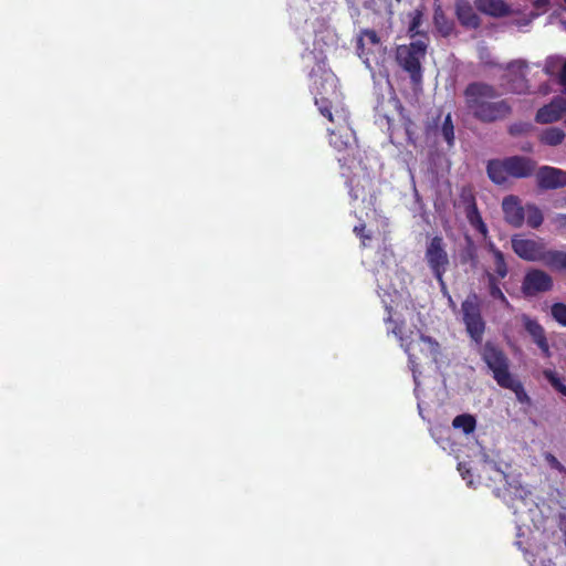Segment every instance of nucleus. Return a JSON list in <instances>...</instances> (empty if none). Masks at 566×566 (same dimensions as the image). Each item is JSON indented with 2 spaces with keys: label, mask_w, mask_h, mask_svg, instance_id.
<instances>
[{
  "label": "nucleus",
  "mask_w": 566,
  "mask_h": 566,
  "mask_svg": "<svg viewBox=\"0 0 566 566\" xmlns=\"http://www.w3.org/2000/svg\"><path fill=\"white\" fill-rule=\"evenodd\" d=\"M441 134L444 138V140L448 143V145H453L454 139V127L451 120V115L448 114L444 118V122L441 127Z\"/></svg>",
  "instance_id": "nucleus-26"
},
{
  "label": "nucleus",
  "mask_w": 566,
  "mask_h": 566,
  "mask_svg": "<svg viewBox=\"0 0 566 566\" xmlns=\"http://www.w3.org/2000/svg\"><path fill=\"white\" fill-rule=\"evenodd\" d=\"M556 223L566 230V214H559L556 217Z\"/></svg>",
  "instance_id": "nucleus-35"
},
{
  "label": "nucleus",
  "mask_w": 566,
  "mask_h": 566,
  "mask_svg": "<svg viewBox=\"0 0 566 566\" xmlns=\"http://www.w3.org/2000/svg\"><path fill=\"white\" fill-rule=\"evenodd\" d=\"M475 6L481 12L492 17H504L511 13L510 7L503 0H476Z\"/></svg>",
  "instance_id": "nucleus-17"
},
{
  "label": "nucleus",
  "mask_w": 566,
  "mask_h": 566,
  "mask_svg": "<svg viewBox=\"0 0 566 566\" xmlns=\"http://www.w3.org/2000/svg\"><path fill=\"white\" fill-rule=\"evenodd\" d=\"M564 137L565 134L562 129L557 127H551L542 133L541 142L549 146H556L563 142Z\"/></svg>",
  "instance_id": "nucleus-22"
},
{
  "label": "nucleus",
  "mask_w": 566,
  "mask_h": 566,
  "mask_svg": "<svg viewBox=\"0 0 566 566\" xmlns=\"http://www.w3.org/2000/svg\"><path fill=\"white\" fill-rule=\"evenodd\" d=\"M489 276V283H490V294L492 297L500 300L503 304L506 306L509 305V302L504 294L502 293L501 289L497 286L495 277L492 273L488 274Z\"/></svg>",
  "instance_id": "nucleus-30"
},
{
  "label": "nucleus",
  "mask_w": 566,
  "mask_h": 566,
  "mask_svg": "<svg viewBox=\"0 0 566 566\" xmlns=\"http://www.w3.org/2000/svg\"><path fill=\"white\" fill-rule=\"evenodd\" d=\"M424 256L428 265L441 286V291L443 294H448L443 274L449 265V256L441 237H434L430 240L427 245Z\"/></svg>",
  "instance_id": "nucleus-6"
},
{
  "label": "nucleus",
  "mask_w": 566,
  "mask_h": 566,
  "mask_svg": "<svg viewBox=\"0 0 566 566\" xmlns=\"http://www.w3.org/2000/svg\"><path fill=\"white\" fill-rule=\"evenodd\" d=\"M546 262L557 270H566V252L552 251L544 255Z\"/></svg>",
  "instance_id": "nucleus-25"
},
{
  "label": "nucleus",
  "mask_w": 566,
  "mask_h": 566,
  "mask_svg": "<svg viewBox=\"0 0 566 566\" xmlns=\"http://www.w3.org/2000/svg\"><path fill=\"white\" fill-rule=\"evenodd\" d=\"M520 321L522 325L524 326L525 331L531 335L534 343L539 347V349L543 352V354L548 357L551 356V350L548 346V342L545 336L544 328L539 325V323L526 314H522L520 317Z\"/></svg>",
  "instance_id": "nucleus-15"
},
{
  "label": "nucleus",
  "mask_w": 566,
  "mask_h": 566,
  "mask_svg": "<svg viewBox=\"0 0 566 566\" xmlns=\"http://www.w3.org/2000/svg\"><path fill=\"white\" fill-rule=\"evenodd\" d=\"M537 186L542 189H556L566 186V170L542 166L535 175Z\"/></svg>",
  "instance_id": "nucleus-11"
},
{
  "label": "nucleus",
  "mask_w": 566,
  "mask_h": 566,
  "mask_svg": "<svg viewBox=\"0 0 566 566\" xmlns=\"http://www.w3.org/2000/svg\"><path fill=\"white\" fill-rule=\"evenodd\" d=\"M434 21H436V24L439 29V31L443 34V35H448L452 29L451 24L446 22L444 21V17L442 13L440 12H436L434 14Z\"/></svg>",
  "instance_id": "nucleus-33"
},
{
  "label": "nucleus",
  "mask_w": 566,
  "mask_h": 566,
  "mask_svg": "<svg viewBox=\"0 0 566 566\" xmlns=\"http://www.w3.org/2000/svg\"><path fill=\"white\" fill-rule=\"evenodd\" d=\"M557 63H558V61L556 59H553V57L548 59L545 64L546 73L554 74L555 69L557 67Z\"/></svg>",
  "instance_id": "nucleus-34"
},
{
  "label": "nucleus",
  "mask_w": 566,
  "mask_h": 566,
  "mask_svg": "<svg viewBox=\"0 0 566 566\" xmlns=\"http://www.w3.org/2000/svg\"><path fill=\"white\" fill-rule=\"evenodd\" d=\"M427 43L423 40H417L408 45L397 48L398 63L410 73L411 78L418 82L421 77V60L426 55Z\"/></svg>",
  "instance_id": "nucleus-5"
},
{
  "label": "nucleus",
  "mask_w": 566,
  "mask_h": 566,
  "mask_svg": "<svg viewBox=\"0 0 566 566\" xmlns=\"http://www.w3.org/2000/svg\"><path fill=\"white\" fill-rule=\"evenodd\" d=\"M397 1L399 2L400 0H397Z\"/></svg>",
  "instance_id": "nucleus-42"
},
{
  "label": "nucleus",
  "mask_w": 566,
  "mask_h": 566,
  "mask_svg": "<svg viewBox=\"0 0 566 566\" xmlns=\"http://www.w3.org/2000/svg\"><path fill=\"white\" fill-rule=\"evenodd\" d=\"M564 1H565V3H566V0H564Z\"/></svg>",
  "instance_id": "nucleus-43"
},
{
  "label": "nucleus",
  "mask_w": 566,
  "mask_h": 566,
  "mask_svg": "<svg viewBox=\"0 0 566 566\" xmlns=\"http://www.w3.org/2000/svg\"><path fill=\"white\" fill-rule=\"evenodd\" d=\"M338 126L329 134V144L337 150V160L343 170L342 175L348 177L354 163V151L352 142L354 140V130L346 117H343L336 109Z\"/></svg>",
  "instance_id": "nucleus-4"
},
{
  "label": "nucleus",
  "mask_w": 566,
  "mask_h": 566,
  "mask_svg": "<svg viewBox=\"0 0 566 566\" xmlns=\"http://www.w3.org/2000/svg\"><path fill=\"white\" fill-rule=\"evenodd\" d=\"M553 317L563 326H566V305L557 303L552 307Z\"/></svg>",
  "instance_id": "nucleus-32"
},
{
  "label": "nucleus",
  "mask_w": 566,
  "mask_h": 566,
  "mask_svg": "<svg viewBox=\"0 0 566 566\" xmlns=\"http://www.w3.org/2000/svg\"><path fill=\"white\" fill-rule=\"evenodd\" d=\"M544 377L549 381V384L562 395L566 397V386L562 382V380L557 377L556 373L546 369L543 371Z\"/></svg>",
  "instance_id": "nucleus-27"
},
{
  "label": "nucleus",
  "mask_w": 566,
  "mask_h": 566,
  "mask_svg": "<svg viewBox=\"0 0 566 566\" xmlns=\"http://www.w3.org/2000/svg\"><path fill=\"white\" fill-rule=\"evenodd\" d=\"M455 12L460 22L469 28H476L479 25V18L475 14L472 6L467 0H458L455 3Z\"/></svg>",
  "instance_id": "nucleus-18"
},
{
  "label": "nucleus",
  "mask_w": 566,
  "mask_h": 566,
  "mask_svg": "<svg viewBox=\"0 0 566 566\" xmlns=\"http://www.w3.org/2000/svg\"><path fill=\"white\" fill-rule=\"evenodd\" d=\"M502 208L507 222L514 227L522 226L524 221V208L521 207L520 200L515 196H507L503 199Z\"/></svg>",
  "instance_id": "nucleus-16"
},
{
  "label": "nucleus",
  "mask_w": 566,
  "mask_h": 566,
  "mask_svg": "<svg viewBox=\"0 0 566 566\" xmlns=\"http://www.w3.org/2000/svg\"><path fill=\"white\" fill-rule=\"evenodd\" d=\"M552 284V279L547 273L541 270H533L525 275L523 291L527 295H534L551 290Z\"/></svg>",
  "instance_id": "nucleus-12"
},
{
  "label": "nucleus",
  "mask_w": 566,
  "mask_h": 566,
  "mask_svg": "<svg viewBox=\"0 0 566 566\" xmlns=\"http://www.w3.org/2000/svg\"><path fill=\"white\" fill-rule=\"evenodd\" d=\"M497 92L490 85L473 83L465 90V103L474 117L482 122H494L505 118L511 106L504 99H497Z\"/></svg>",
  "instance_id": "nucleus-2"
},
{
  "label": "nucleus",
  "mask_w": 566,
  "mask_h": 566,
  "mask_svg": "<svg viewBox=\"0 0 566 566\" xmlns=\"http://www.w3.org/2000/svg\"><path fill=\"white\" fill-rule=\"evenodd\" d=\"M463 321L467 331L474 340H480L484 332V322L481 317L479 300L476 295H470L462 303Z\"/></svg>",
  "instance_id": "nucleus-8"
},
{
  "label": "nucleus",
  "mask_w": 566,
  "mask_h": 566,
  "mask_svg": "<svg viewBox=\"0 0 566 566\" xmlns=\"http://www.w3.org/2000/svg\"><path fill=\"white\" fill-rule=\"evenodd\" d=\"M468 218H469V221L470 223L483 235V237H486L488 234V229H486V226L484 224V222L482 221V218L481 216L479 214V212L473 209L472 211L469 212L468 214Z\"/></svg>",
  "instance_id": "nucleus-28"
},
{
  "label": "nucleus",
  "mask_w": 566,
  "mask_h": 566,
  "mask_svg": "<svg viewBox=\"0 0 566 566\" xmlns=\"http://www.w3.org/2000/svg\"><path fill=\"white\" fill-rule=\"evenodd\" d=\"M536 164L523 156H513L505 159L490 160L488 164V176L497 185H504L509 177L526 178L535 170Z\"/></svg>",
  "instance_id": "nucleus-3"
},
{
  "label": "nucleus",
  "mask_w": 566,
  "mask_h": 566,
  "mask_svg": "<svg viewBox=\"0 0 566 566\" xmlns=\"http://www.w3.org/2000/svg\"><path fill=\"white\" fill-rule=\"evenodd\" d=\"M527 69V64L525 61L517 60L513 61L509 65V75H518L521 78L516 80L515 83L512 84V91L517 94L525 93L528 90V85L524 80L525 71Z\"/></svg>",
  "instance_id": "nucleus-19"
},
{
  "label": "nucleus",
  "mask_w": 566,
  "mask_h": 566,
  "mask_svg": "<svg viewBox=\"0 0 566 566\" xmlns=\"http://www.w3.org/2000/svg\"><path fill=\"white\" fill-rule=\"evenodd\" d=\"M313 50L302 54V61L306 67H310V92L314 97V104L318 112L329 122H335L333 109L342 103L343 93L338 86V78L334 72L326 65L327 46L325 36L316 34L313 43Z\"/></svg>",
  "instance_id": "nucleus-1"
},
{
  "label": "nucleus",
  "mask_w": 566,
  "mask_h": 566,
  "mask_svg": "<svg viewBox=\"0 0 566 566\" xmlns=\"http://www.w3.org/2000/svg\"><path fill=\"white\" fill-rule=\"evenodd\" d=\"M566 111V99L564 97H555L549 104L541 107L535 116V120L539 124H549L557 122Z\"/></svg>",
  "instance_id": "nucleus-14"
},
{
  "label": "nucleus",
  "mask_w": 566,
  "mask_h": 566,
  "mask_svg": "<svg viewBox=\"0 0 566 566\" xmlns=\"http://www.w3.org/2000/svg\"><path fill=\"white\" fill-rule=\"evenodd\" d=\"M358 43L360 49L359 56L367 67H370L371 60H376L382 53L381 41L375 31L365 30L360 33Z\"/></svg>",
  "instance_id": "nucleus-10"
},
{
  "label": "nucleus",
  "mask_w": 566,
  "mask_h": 566,
  "mask_svg": "<svg viewBox=\"0 0 566 566\" xmlns=\"http://www.w3.org/2000/svg\"><path fill=\"white\" fill-rule=\"evenodd\" d=\"M500 386L514 391L516 399L520 402H528L530 401V398H528L527 394L525 392V390L523 389L522 384L518 380H516L513 376L505 381V385H500Z\"/></svg>",
  "instance_id": "nucleus-24"
},
{
  "label": "nucleus",
  "mask_w": 566,
  "mask_h": 566,
  "mask_svg": "<svg viewBox=\"0 0 566 566\" xmlns=\"http://www.w3.org/2000/svg\"><path fill=\"white\" fill-rule=\"evenodd\" d=\"M406 352L409 356L413 377L416 378V359L417 352H421L427 358H430L433 363H439L440 357V345L429 336L420 335L418 339L411 340L406 345Z\"/></svg>",
  "instance_id": "nucleus-9"
},
{
  "label": "nucleus",
  "mask_w": 566,
  "mask_h": 566,
  "mask_svg": "<svg viewBox=\"0 0 566 566\" xmlns=\"http://www.w3.org/2000/svg\"><path fill=\"white\" fill-rule=\"evenodd\" d=\"M512 248L520 258L528 261L544 258L543 247L535 240L516 237L512 239Z\"/></svg>",
  "instance_id": "nucleus-13"
},
{
  "label": "nucleus",
  "mask_w": 566,
  "mask_h": 566,
  "mask_svg": "<svg viewBox=\"0 0 566 566\" xmlns=\"http://www.w3.org/2000/svg\"><path fill=\"white\" fill-rule=\"evenodd\" d=\"M458 470L460 472V474L462 475V478L464 480H467V474L469 473V469L467 468V465L464 463H459L458 465Z\"/></svg>",
  "instance_id": "nucleus-36"
},
{
  "label": "nucleus",
  "mask_w": 566,
  "mask_h": 566,
  "mask_svg": "<svg viewBox=\"0 0 566 566\" xmlns=\"http://www.w3.org/2000/svg\"><path fill=\"white\" fill-rule=\"evenodd\" d=\"M524 219L530 227L537 228L543 222V214L537 207L528 205L524 208Z\"/></svg>",
  "instance_id": "nucleus-23"
},
{
  "label": "nucleus",
  "mask_w": 566,
  "mask_h": 566,
  "mask_svg": "<svg viewBox=\"0 0 566 566\" xmlns=\"http://www.w3.org/2000/svg\"><path fill=\"white\" fill-rule=\"evenodd\" d=\"M546 2H547V0H542V1H541V4H544V3H546Z\"/></svg>",
  "instance_id": "nucleus-40"
},
{
  "label": "nucleus",
  "mask_w": 566,
  "mask_h": 566,
  "mask_svg": "<svg viewBox=\"0 0 566 566\" xmlns=\"http://www.w3.org/2000/svg\"><path fill=\"white\" fill-rule=\"evenodd\" d=\"M542 93H543V94H547V93H548V88H547V87H543V88H542Z\"/></svg>",
  "instance_id": "nucleus-38"
},
{
  "label": "nucleus",
  "mask_w": 566,
  "mask_h": 566,
  "mask_svg": "<svg viewBox=\"0 0 566 566\" xmlns=\"http://www.w3.org/2000/svg\"><path fill=\"white\" fill-rule=\"evenodd\" d=\"M564 25H565V29H566V22L564 23Z\"/></svg>",
  "instance_id": "nucleus-41"
},
{
  "label": "nucleus",
  "mask_w": 566,
  "mask_h": 566,
  "mask_svg": "<svg viewBox=\"0 0 566 566\" xmlns=\"http://www.w3.org/2000/svg\"><path fill=\"white\" fill-rule=\"evenodd\" d=\"M510 493H512L516 499H518L525 507H528L533 504L532 500H528V492L523 488H518L516 485L510 484Z\"/></svg>",
  "instance_id": "nucleus-31"
},
{
  "label": "nucleus",
  "mask_w": 566,
  "mask_h": 566,
  "mask_svg": "<svg viewBox=\"0 0 566 566\" xmlns=\"http://www.w3.org/2000/svg\"><path fill=\"white\" fill-rule=\"evenodd\" d=\"M546 2H547V0H542V1H541V4H544V3H546Z\"/></svg>",
  "instance_id": "nucleus-39"
},
{
  "label": "nucleus",
  "mask_w": 566,
  "mask_h": 566,
  "mask_svg": "<svg viewBox=\"0 0 566 566\" xmlns=\"http://www.w3.org/2000/svg\"><path fill=\"white\" fill-rule=\"evenodd\" d=\"M410 18H411V21H410L408 32L410 33L411 36L420 34L419 28L422 23V12L417 9L410 13Z\"/></svg>",
  "instance_id": "nucleus-29"
},
{
  "label": "nucleus",
  "mask_w": 566,
  "mask_h": 566,
  "mask_svg": "<svg viewBox=\"0 0 566 566\" xmlns=\"http://www.w3.org/2000/svg\"><path fill=\"white\" fill-rule=\"evenodd\" d=\"M489 251L492 253L494 259V271L497 274L499 279H503L507 274V266L504 261V256L501 251H499L493 243L489 244Z\"/></svg>",
  "instance_id": "nucleus-21"
},
{
  "label": "nucleus",
  "mask_w": 566,
  "mask_h": 566,
  "mask_svg": "<svg viewBox=\"0 0 566 566\" xmlns=\"http://www.w3.org/2000/svg\"><path fill=\"white\" fill-rule=\"evenodd\" d=\"M483 360L493 373L497 385H505V381L512 377L509 371V360L505 354L497 347L486 344L483 348Z\"/></svg>",
  "instance_id": "nucleus-7"
},
{
  "label": "nucleus",
  "mask_w": 566,
  "mask_h": 566,
  "mask_svg": "<svg viewBox=\"0 0 566 566\" xmlns=\"http://www.w3.org/2000/svg\"><path fill=\"white\" fill-rule=\"evenodd\" d=\"M452 426L455 429L462 430L465 434H469L475 430L476 420L472 415L463 413V415L457 416L453 419Z\"/></svg>",
  "instance_id": "nucleus-20"
},
{
  "label": "nucleus",
  "mask_w": 566,
  "mask_h": 566,
  "mask_svg": "<svg viewBox=\"0 0 566 566\" xmlns=\"http://www.w3.org/2000/svg\"><path fill=\"white\" fill-rule=\"evenodd\" d=\"M384 119H386V123L388 125V129H390L392 119L389 116H387V115H384Z\"/></svg>",
  "instance_id": "nucleus-37"
}]
</instances>
